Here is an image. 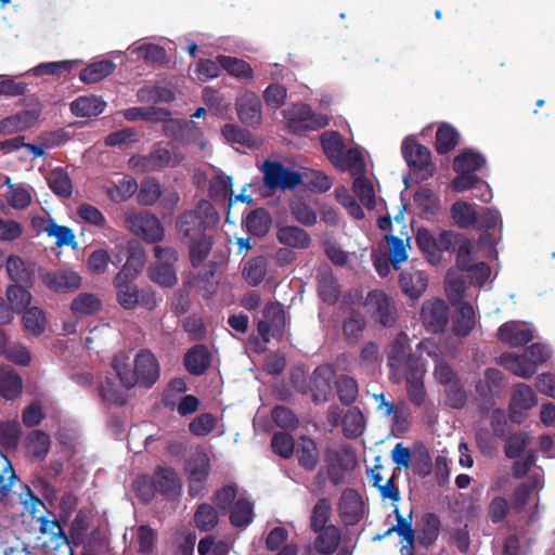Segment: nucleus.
Returning a JSON list of instances; mask_svg holds the SVG:
<instances>
[{
  "label": "nucleus",
  "instance_id": "nucleus-41",
  "mask_svg": "<svg viewBox=\"0 0 555 555\" xmlns=\"http://www.w3.org/2000/svg\"><path fill=\"white\" fill-rule=\"evenodd\" d=\"M395 514L397 524L390 527V531H396L406 541V545L401 547V552L405 553V555H414L415 531L412 528V513L409 514V519L404 518L398 508L395 509Z\"/></svg>",
  "mask_w": 555,
  "mask_h": 555
},
{
  "label": "nucleus",
  "instance_id": "nucleus-38",
  "mask_svg": "<svg viewBox=\"0 0 555 555\" xmlns=\"http://www.w3.org/2000/svg\"><path fill=\"white\" fill-rule=\"evenodd\" d=\"M5 270L12 281L18 285H31L34 271L28 268L25 261L16 255L7 258Z\"/></svg>",
  "mask_w": 555,
  "mask_h": 555
},
{
  "label": "nucleus",
  "instance_id": "nucleus-13",
  "mask_svg": "<svg viewBox=\"0 0 555 555\" xmlns=\"http://www.w3.org/2000/svg\"><path fill=\"white\" fill-rule=\"evenodd\" d=\"M366 305L372 310V319L383 327H392L397 321L396 309L390 305L388 296L379 289L369 292Z\"/></svg>",
  "mask_w": 555,
  "mask_h": 555
},
{
  "label": "nucleus",
  "instance_id": "nucleus-64",
  "mask_svg": "<svg viewBox=\"0 0 555 555\" xmlns=\"http://www.w3.org/2000/svg\"><path fill=\"white\" fill-rule=\"evenodd\" d=\"M271 448L279 456L289 459L295 452L296 442L291 434L279 431L271 439Z\"/></svg>",
  "mask_w": 555,
  "mask_h": 555
},
{
  "label": "nucleus",
  "instance_id": "nucleus-47",
  "mask_svg": "<svg viewBox=\"0 0 555 555\" xmlns=\"http://www.w3.org/2000/svg\"><path fill=\"white\" fill-rule=\"evenodd\" d=\"M217 61L219 65L231 76L238 79H251L254 76V70L251 66L245 62L244 60L228 56V55H218Z\"/></svg>",
  "mask_w": 555,
  "mask_h": 555
},
{
  "label": "nucleus",
  "instance_id": "nucleus-23",
  "mask_svg": "<svg viewBox=\"0 0 555 555\" xmlns=\"http://www.w3.org/2000/svg\"><path fill=\"white\" fill-rule=\"evenodd\" d=\"M294 454L298 465L307 472H313L320 462V451L315 441L308 436H300L296 442Z\"/></svg>",
  "mask_w": 555,
  "mask_h": 555
},
{
  "label": "nucleus",
  "instance_id": "nucleus-27",
  "mask_svg": "<svg viewBox=\"0 0 555 555\" xmlns=\"http://www.w3.org/2000/svg\"><path fill=\"white\" fill-rule=\"evenodd\" d=\"M189 246V259L194 269L204 264L207 260L214 245V237L211 234L201 236L186 237Z\"/></svg>",
  "mask_w": 555,
  "mask_h": 555
},
{
  "label": "nucleus",
  "instance_id": "nucleus-40",
  "mask_svg": "<svg viewBox=\"0 0 555 555\" xmlns=\"http://www.w3.org/2000/svg\"><path fill=\"white\" fill-rule=\"evenodd\" d=\"M115 68L116 65L109 60L93 62L81 70L79 78L85 83H95L112 75Z\"/></svg>",
  "mask_w": 555,
  "mask_h": 555
},
{
  "label": "nucleus",
  "instance_id": "nucleus-45",
  "mask_svg": "<svg viewBox=\"0 0 555 555\" xmlns=\"http://www.w3.org/2000/svg\"><path fill=\"white\" fill-rule=\"evenodd\" d=\"M486 165V157L476 151L465 150L454 157V171L473 172L480 170Z\"/></svg>",
  "mask_w": 555,
  "mask_h": 555
},
{
  "label": "nucleus",
  "instance_id": "nucleus-10",
  "mask_svg": "<svg viewBox=\"0 0 555 555\" xmlns=\"http://www.w3.org/2000/svg\"><path fill=\"white\" fill-rule=\"evenodd\" d=\"M503 390V373L496 369H487L483 379L476 384V392L481 401L480 411L489 412L495 404V398L500 397Z\"/></svg>",
  "mask_w": 555,
  "mask_h": 555
},
{
  "label": "nucleus",
  "instance_id": "nucleus-14",
  "mask_svg": "<svg viewBox=\"0 0 555 555\" xmlns=\"http://www.w3.org/2000/svg\"><path fill=\"white\" fill-rule=\"evenodd\" d=\"M402 155L410 168L426 170L429 176H433L431 152L427 146L415 139L405 138L402 142Z\"/></svg>",
  "mask_w": 555,
  "mask_h": 555
},
{
  "label": "nucleus",
  "instance_id": "nucleus-7",
  "mask_svg": "<svg viewBox=\"0 0 555 555\" xmlns=\"http://www.w3.org/2000/svg\"><path fill=\"white\" fill-rule=\"evenodd\" d=\"M263 182L269 190H292L302 182V175L285 168L275 160H264L261 167Z\"/></svg>",
  "mask_w": 555,
  "mask_h": 555
},
{
  "label": "nucleus",
  "instance_id": "nucleus-48",
  "mask_svg": "<svg viewBox=\"0 0 555 555\" xmlns=\"http://www.w3.org/2000/svg\"><path fill=\"white\" fill-rule=\"evenodd\" d=\"M23 325L28 335L38 337L46 331V313L39 307H30L24 311Z\"/></svg>",
  "mask_w": 555,
  "mask_h": 555
},
{
  "label": "nucleus",
  "instance_id": "nucleus-63",
  "mask_svg": "<svg viewBox=\"0 0 555 555\" xmlns=\"http://www.w3.org/2000/svg\"><path fill=\"white\" fill-rule=\"evenodd\" d=\"M331 515V503L326 498H321L318 500L315 505L312 508L311 517H310V528L313 532H318L323 528H326L328 525Z\"/></svg>",
  "mask_w": 555,
  "mask_h": 555
},
{
  "label": "nucleus",
  "instance_id": "nucleus-25",
  "mask_svg": "<svg viewBox=\"0 0 555 555\" xmlns=\"http://www.w3.org/2000/svg\"><path fill=\"white\" fill-rule=\"evenodd\" d=\"M183 363L190 374L199 376L210 366L211 354L205 345L197 344L186 351Z\"/></svg>",
  "mask_w": 555,
  "mask_h": 555
},
{
  "label": "nucleus",
  "instance_id": "nucleus-52",
  "mask_svg": "<svg viewBox=\"0 0 555 555\" xmlns=\"http://www.w3.org/2000/svg\"><path fill=\"white\" fill-rule=\"evenodd\" d=\"M254 518V505L247 499L241 498L235 501L231 513L230 522L233 527L242 528L248 526Z\"/></svg>",
  "mask_w": 555,
  "mask_h": 555
},
{
  "label": "nucleus",
  "instance_id": "nucleus-62",
  "mask_svg": "<svg viewBox=\"0 0 555 555\" xmlns=\"http://www.w3.org/2000/svg\"><path fill=\"white\" fill-rule=\"evenodd\" d=\"M353 192L361 204L369 210L375 208V191L372 182L364 176L358 177L353 181Z\"/></svg>",
  "mask_w": 555,
  "mask_h": 555
},
{
  "label": "nucleus",
  "instance_id": "nucleus-42",
  "mask_svg": "<svg viewBox=\"0 0 555 555\" xmlns=\"http://www.w3.org/2000/svg\"><path fill=\"white\" fill-rule=\"evenodd\" d=\"M441 529V521L437 514L426 513L422 518L418 541L424 547L431 546L438 539Z\"/></svg>",
  "mask_w": 555,
  "mask_h": 555
},
{
  "label": "nucleus",
  "instance_id": "nucleus-61",
  "mask_svg": "<svg viewBox=\"0 0 555 555\" xmlns=\"http://www.w3.org/2000/svg\"><path fill=\"white\" fill-rule=\"evenodd\" d=\"M194 521L201 531H210L218 525L219 515L210 504L202 503L196 508Z\"/></svg>",
  "mask_w": 555,
  "mask_h": 555
},
{
  "label": "nucleus",
  "instance_id": "nucleus-57",
  "mask_svg": "<svg viewBox=\"0 0 555 555\" xmlns=\"http://www.w3.org/2000/svg\"><path fill=\"white\" fill-rule=\"evenodd\" d=\"M451 217L461 229H467L477 223L478 217L473 207L466 202H455L451 206Z\"/></svg>",
  "mask_w": 555,
  "mask_h": 555
},
{
  "label": "nucleus",
  "instance_id": "nucleus-55",
  "mask_svg": "<svg viewBox=\"0 0 555 555\" xmlns=\"http://www.w3.org/2000/svg\"><path fill=\"white\" fill-rule=\"evenodd\" d=\"M99 396L103 402L121 406L127 402V396L124 390L111 377H105L99 386Z\"/></svg>",
  "mask_w": 555,
  "mask_h": 555
},
{
  "label": "nucleus",
  "instance_id": "nucleus-28",
  "mask_svg": "<svg viewBox=\"0 0 555 555\" xmlns=\"http://www.w3.org/2000/svg\"><path fill=\"white\" fill-rule=\"evenodd\" d=\"M23 380L18 373L9 365L0 366V397L14 400L21 396Z\"/></svg>",
  "mask_w": 555,
  "mask_h": 555
},
{
  "label": "nucleus",
  "instance_id": "nucleus-17",
  "mask_svg": "<svg viewBox=\"0 0 555 555\" xmlns=\"http://www.w3.org/2000/svg\"><path fill=\"white\" fill-rule=\"evenodd\" d=\"M335 370L330 364L315 367L310 378V391L314 402H326L332 393Z\"/></svg>",
  "mask_w": 555,
  "mask_h": 555
},
{
  "label": "nucleus",
  "instance_id": "nucleus-22",
  "mask_svg": "<svg viewBox=\"0 0 555 555\" xmlns=\"http://www.w3.org/2000/svg\"><path fill=\"white\" fill-rule=\"evenodd\" d=\"M40 108L23 111L0 120V134L8 135L31 128L40 116Z\"/></svg>",
  "mask_w": 555,
  "mask_h": 555
},
{
  "label": "nucleus",
  "instance_id": "nucleus-2",
  "mask_svg": "<svg viewBox=\"0 0 555 555\" xmlns=\"http://www.w3.org/2000/svg\"><path fill=\"white\" fill-rule=\"evenodd\" d=\"M113 369L127 389L134 386L151 388L158 380L160 374L156 357L147 349H142L137 353L133 370L126 362V358L120 356L114 357Z\"/></svg>",
  "mask_w": 555,
  "mask_h": 555
},
{
  "label": "nucleus",
  "instance_id": "nucleus-21",
  "mask_svg": "<svg viewBox=\"0 0 555 555\" xmlns=\"http://www.w3.org/2000/svg\"><path fill=\"white\" fill-rule=\"evenodd\" d=\"M459 175L452 180L451 188L455 192L466 190H482L481 193H474V196L483 203L492 198V192L489 184L473 172L456 171Z\"/></svg>",
  "mask_w": 555,
  "mask_h": 555
},
{
  "label": "nucleus",
  "instance_id": "nucleus-34",
  "mask_svg": "<svg viewBox=\"0 0 555 555\" xmlns=\"http://www.w3.org/2000/svg\"><path fill=\"white\" fill-rule=\"evenodd\" d=\"M122 274H116L114 286L117 288V301L127 310H133L139 305V289L131 284L130 279L121 278Z\"/></svg>",
  "mask_w": 555,
  "mask_h": 555
},
{
  "label": "nucleus",
  "instance_id": "nucleus-37",
  "mask_svg": "<svg viewBox=\"0 0 555 555\" xmlns=\"http://www.w3.org/2000/svg\"><path fill=\"white\" fill-rule=\"evenodd\" d=\"M272 219L264 208L251 210L244 220L247 232L254 236L262 237L270 231Z\"/></svg>",
  "mask_w": 555,
  "mask_h": 555
},
{
  "label": "nucleus",
  "instance_id": "nucleus-33",
  "mask_svg": "<svg viewBox=\"0 0 555 555\" xmlns=\"http://www.w3.org/2000/svg\"><path fill=\"white\" fill-rule=\"evenodd\" d=\"M218 269V262L209 261L206 269L194 276L196 288L203 297L209 298L217 293L219 286Z\"/></svg>",
  "mask_w": 555,
  "mask_h": 555
},
{
  "label": "nucleus",
  "instance_id": "nucleus-44",
  "mask_svg": "<svg viewBox=\"0 0 555 555\" xmlns=\"http://www.w3.org/2000/svg\"><path fill=\"white\" fill-rule=\"evenodd\" d=\"M460 133L450 124L443 122L436 132L435 149L438 154H447L459 144Z\"/></svg>",
  "mask_w": 555,
  "mask_h": 555
},
{
  "label": "nucleus",
  "instance_id": "nucleus-53",
  "mask_svg": "<svg viewBox=\"0 0 555 555\" xmlns=\"http://www.w3.org/2000/svg\"><path fill=\"white\" fill-rule=\"evenodd\" d=\"M232 177L216 176L209 182V197L215 202H224L229 197L230 205L233 203Z\"/></svg>",
  "mask_w": 555,
  "mask_h": 555
},
{
  "label": "nucleus",
  "instance_id": "nucleus-50",
  "mask_svg": "<svg viewBox=\"0 0 555 555\" xmlns=\"http://www.w3.org/2000/svg\"><path fill=\"white\" fill-rule=\"evenodd\" d=\"M318 295L323 302L334 305L340 296L337 280L331 273H323L318 278Z\"/></svg>",
  "mask_w": 555,
  "mask_h": 555
},
{
  "label": "nucleus",
  "instance_id": "nucleus-26",
  "mask_svg": "<svg viewBox=\"0 0 555 555\" xmlns=\"http://www.w3.org/2000/svg\"><path fill=\"white\" fill-rule=\"evenodd\" d=\"M400 288L411 299L420 298L428 286V278L421 270H404L399 279Z\"/></svg>",
  "mask_w": 555,
  "mask_h": 555
},
{
  "label": "nucleus",
  "instance_id": "nucleus-35",
  "mask_svg": "<svg viewBox=\"0 0 555 555\" xmlns=\"http://www.w3.org/2000/svg\"><path fill=\"white\" fill-rule=\"evenodd\" d=\"M106 107V102L98 95L79 96L70 103V112L77 117L98 116Z\"/></svg>",
  "mask_w": 555,
  "mask_h": 555
},
{
  "label": "nucleus",
  "instance_id": "nucleus-46",
  "mask_svg": "<svg viewBox=\"0 0 555 555\" xmlns=\"http://www.w3.org/2000/svg\"><path fill=\"white\" fill-rule=\"evenodd\" d=\"M51 191L62 198H68L73 194V184L68 173L63 168L51 170L47 177Z\"/></svg>",
  "mask_w": 555,
  "mask_h": 555
},
{
  "label": "nucleus",
  "instance_id": "nucleus-3",
  "mask_svg": "<svg viewBox=\"0 0 555 555\" xmlns=\"http://www.w3.org/2000/svg\"><path fill=\"white\" fill-rule=\"evenodd\" d=\"M220 217L214 205L207 199H201L194 209L185 210L176 218V229L183 237L209 234L216 228Z\"/></svg>",
  "mask_w": 555,
  "mask_h": 555
},
{
  "label": "nucleus",
  "instance_id": "nucleus-5",
  "mask_svg": "<svg viewBox=\"0 0 555 555\" xmlns=\"http://www.w3.org/2000/svg\"><path fill=\"white\" fill-rule=\"evenodd\" d=\"M456 235L452 231L442 230L434 233L421 228L415 235V243L426 259L431 264H438L442 260V254L451 250Z\"/></svg>",
  "mask_w": 555,
  "mask_h": 555
},
{
  "label": "nucleus",
  "instance_id": "nucleus-54",
  "mask_svg": "<svg viewBox=\"0 0 555 555\" xmlns=\"http://www.w3.org/2000/svg\"><path fill=\"white\" fill-rule=\"evenodd\" d=\"M5 295L9 305L17 314L29 308L28 306L30 305L33 298L30 292L26 287L18 284L8 286Z\"/></svg>",
  "mask_w": 555,
  "mask_h": 555
},
{
  "label": "nucleus",
  "instance_id": "nucleus-8",
  "mask_svg": "<svg viewBox=\"0 0 555 555\" xmlns=\"http://www.w3.org/2000/svg\"><path fill=\"white\" fill-rule=\"evenodd\" d=\"M128 229L146 243H158L165 236L160 220L150 212H139L127 217Z\"/></svg>",
  "mask_w": 555,
  "mask_h": 555
},
{
  "label": "nucleus",
  "instance_id": "nucleus-24",
  "mask_svg": "<svg viewBox=\"0 0 555 555\" xmlns=\"http://www.w3.org/2000/svg\"><path fill=\"white\" fill-rule=\"evenodd\" d=\"M533 332L530 328L521 327L516 321L503 323L498 330V338L512 347H521L533 339Z\"/></svg>",
  "mask_w": 555,
  "mask_h": 555
},
{
  "label": "nucleus",
  "instance_id": "nucleus-49",
  "mask_svg": "<svg viewBox=\"0 0 555 555\" xmlns=\"http://www.w3.org/2000/svg\"><path fill=\"white\" fill-rule=\"evenodd\" d=\"M268 271V261L263 256L249 259L243 268L242 274L250 286L259 285Z\"/></svg>",
  "mask_w": 555,
  "mask_h": 555
},
{
  "label": "nucleus",
  "instance_id": "nucleus-16",
  "mask_svg": "<svg viewBox=\"0 0 555 555\" xmlns=\"http://www.w3.org/2000/svg\"><path fill=\"white\" fill-rule=\"evenodd\" d=\"M417 351L425 352L436 362L434 376L439 384L452 385L453 380L456 379V374L451 365L441 358V351L435 341L430 339L421 340L417 345Z\"/></svg>",
  "mask_w": 555,
  "mask_h": 555
},
{
  "label": "nucleus",
  "instance_id": "nucleus-11",
  "mask_svg": "<svg viewBox=\"0 0 555 555\" xmlns=\"http://www.w3.org/2000/svg\"><path fill=\"white\" fill-rule=\"evenodd\" d=\"M421 320L428 332L442 333L450 318V309L443 299L426 300L422 305Z\"/></svg>",
  "mask_w": 555,
  "mask_h": 555
},
{
  "label": "nucleus",
  "instance_id": "nucleus-4",
  "mask_svg": "<svg viewBox=\"0 0 555 555\" xmlns=\"http://www.w3.org/2000/svg\"><path fill=\"white\" fill-rule=\"evenodd\" d=\"M287 128L295 134L317 131L330 124V118L322 113H315L308 104L299 103L283 111Z\"/></svg>",
  "mask_w": 555,
  "mask_h": 555
},
{
  "label": "nucleus",
  "instance_id": "nucleus-20",
  "mask_svg": "<svg viewBox=\"0 0 555 555\" xmlns=\"http://www.w3.org/2000/svg\"><path fill=\"white\" fill-rule=\"evenodd\" d=\"M153 479L156 492L167 500H173L181 493V482L178 474L171 467L158 466L154 470Z\"/></svg>",
  "mask_w": 555,
  "mask_h": 555
},
{
  "label": "nucleus",
  "instance_id": "nucleus-6",
  "mask_svg": "<svg viewBox=\"0 0 555 555\" xmlns=\"http://www.w3.org/2000/svg\"><path fill=\"white\" fill-rule=\"evenodd\" d=\"M326 475L333 486H339L345 479V473L351 472L358 464L356 452L350 446L340 449L328 448L325 451Z\"/></svg>",
  "mask_w": 555,
  "mask_h": 555
},
{
  "label": "nucleus",
  "instance_id": "nucleus-32",
  "mask_svg": "<svg viewBox=\"0 0 555 555\" xmlns=\"http://www.w3.org/2000/svg\"><path fill=\"white\" fill-rule=\"evenodd\" d=\"M278 241L284 245L297 249H306L311 244L308 232L296 225H284L276 232Z\"/></svg>",
  "mask_w": 555,
  "mask_h": 555
},
{
  "label": "nucleus",
  "instance_id": "nucleus-43",
  "mask_svg": "<svg viewBox=\"0 0 555 555\" xmlns=\"http://www.w3.org/2000/svg\"><path fill=\"white\" fill-rule=\"evenodd\" d=\"M102 308L101 299L94 294L81 293L76 296L72 304L70 309L77 317H89L96 314Z\"/></svg>",
  "mask_w": 555,
  "mask_h": 555
},
{
  "label": "nucleus",
  "instance_id": "nucleus-31",
  "mask_svg": "<svg viewBox=\"0 0 555 555\" xmlns=\"http://www.w3.org/2000/svg\"><path fill=\"white\" fill-rule=\"evenodd\" d=\"M500 364L512 374L522 378H530L537 372V367H534L533 363L529 361L525 353L519 356L505 352L500 357Z\"/></svg>",
  "mask_w": 555,
  "mask_h": 555
},
{
  "label": "nucleus",
  "instance_id": "nucleus-58",
  "mask_svg": "<svg viewBox=\"0 0 555 555\" xmlns=\"http://www.w3.org/2000/svg\"><path fill=\"white\" fill-rule=\"evenodd\" d=\"M150 279L163 287H172L177 284V273L170 263H156L149 269Z\"/></svg>",
  "mask_w": 555,
  "mask_h": 555
},
{
  "label": "nucleus",
  "instance_id": "nucleus-39",
  "mask_svg": "<svg viewBox=\"0 0 555 555\" xmlns=\"http://www.w3.org/2000/svg\"><path fill=\"white\" fill-rule=\"evenodd\" d=\"M321 145L324 154L334 166H341L343 151L345 150L341 135L336 131H327L321 135Z\"/></svg>",
  "mask_w": 555,
  "mask_h": 555
},
{
  "label": "nucleus",
  "instance_id": "nucleus-18",
  "mask_svg": "<svg viewBox=\"0 0 555 555\" xmlns=\"http://www.w3.org/2000/svg\"><path fill=\"white\" fill-rule=\"evenodd\" d=\"M42 283L55 293H68L78 289L81 285V278L75 271L56 270L49 271L41 275Z\"/></svg>",
  "mask_w": 555,
  "mask_h": 555
},
{
  "label": "nucleus",
  "instance_id": "nucleus-12",
  "mask_svg": "<svg viewBox=\"0 0 555 555\" xmlns=\"http://www.w3.org/2000/svg\"><path fill=\"white\" fill-rule=\"evenodd\" d=\"M171 159V152L158 144L147 155H133L130 157L129 166L141 173L153 172L168 167Z\"/></svg>",
  "mask_w": 555,
  "mask_h": 555
},
{
  "label": "nucleus",
  "instance_id": "nucleus-30",
  "mask_svg": "<svg viewBox=\"0 0 555 555\" xmlns=\"http://www.w3.org/2000/svg\"><path fill=\"white\" fill-rule=\"evenodd\" d=\"M476 325L475 310L467 302H461L452 321V332L457 337H467Z\"/></svg>",
  "mask_w": 555,
  "mask_h": 555
},
{
  "label": "nucleus",
  "instance_id": "nucleus-60",
  "mask_svg": "<svg viewBox=\"0 0 555 555\" xmlns=\"http://www.w3.org/2000/svg\"><path fill=\"white\" fill-rule=\"evenodd\" d=\"M263 318L270 322L274 334L282 336L285 330V311L278 301H269L263 308Z\"/></svg>",
  "mask_w": 555,
  "mask_h": 555
},
{
  "label": "nucleus",
  "instance_id": "nucleus-19",
  "mask_svg": "<svg viewBox=\"0 0 555 555\" xmlns=\"http://www.w3.org/2000/svg\"><path fill=\"white\" fill-rule=\"evenodd\" d=\"M338 511L346 525L358 524L363 516V501L359 492L351 488L344 490L338 503Z\"/></svg>",
  "mask_w": 555,
  "mask_h": 555
},
{
  "label": "nucleus",
  "instance_id": "nucleus-29",
  "mask_svg": "<svg viewBox=\"0 0 555 555\" xmlns=\"http://www.w3.org/2000/svg\"><path fill=\"white\" fill-rule=\"evenodd\" d=\"M126 250V263L117 274H122L121 278L133 280L145 264V251L137 242L129 243Z\"/></svg>",
  "mask_w": 555,
  "mask_h": 555
},
{
  "label": "nucleus",
  "instance_id": "nucleus-9",
  "mask_svg": "<svg viewBox=\"0 0 555 555\" xmlns=\"http://www.w3.org/2000/svg\"><path fill=\"white\" fill-rule=\"evenodd\" d=\"M538 403V398L532 388L519 383L515 385L508 404V417L515 424H522L529 416V411Z\"/></svg>",
  "mask_w": 555,
  "mask_h": 555
},
{
  "label": "nucleus",
  "instance_id": "nucleus-36",
  "mask_svg": "<svg viewBox=\"0 0 555 555\" xmlns=\"http://www.w3.org/2000/svg\"><path fill=\"white\" fill-rule=\"evenodd\" d=\"M314 548L321 555H332L340 543V531L335 525L318 530Z\"/></svg>",
  "mask_w": 555,
  "mask_h": 555
},
{
  "label": "nucleus",
  "instance_id": "nucleus-1",
  "mask_svg": "<svg viewBox=\"0 0 555 555\" xmlns=\"http://www.w3.org/2000/svg\"><path fill=\"white\" fill-rule=\"evenodd\" d=\"M386 356L390 380L393 384L405 380L411 403L421 406L426 398V363L421 356L412 352L409 336L404 332L398 333L388 345Z\"/></svg>",
  "mask_w": 555,
  "mask_h": 555
},
{
  "label": "nucleus",
  "instance_id": "nucleus-15",
  "mask_svg": "<svg viewBox=\"0 0 555 555\" xmlns=\"http://www.w3.org/2000/svg\"><path fill=\"white\" fill-rule=\"evenodd\" d=\"M238 119L246 126L257 127L262 118L260 98L253 91H245L235 101Z\"/></svg>",
  "mask_w": 555,
  "mask_h": 555
},
{
  "label": "nucleus",
  "instance_id": "nucleus-59",
  "mask_svg": "<svg viewBox=\"0 0 555 555\" xmlns=\"http://www.w3.org/2000/svg\"><path fill=\"white\" fill-rule=\"evenodd\" d=\"M335 385L338 399L341 404L350 405L357 400L359 393V386L353 377L348 375H341L336 380Z\"/></svg>",
  "mask_w": 555,
  "mask_h": 555
},
{
  "label": "nucleus",
  "instance_id": "nucleus-51",
  "mask_svg": "<svg viewBox=\"0 0 555 555\" xmlns=\"http://www.w3.org/2000/svg\"><path fill=\"white\" fill-rule=\"evenodd\" d=\"M26 449L36 460H43L50 450V437L42 430H34L27 436Z\"/></svg>",
  "mask_w": 555,
  "mask_h": 555
},
{
  "label": "nucleus",
  "instance_id": "nucleus-56",
  "mask_svg": "<svg viewBox=\"0 0 555 555\" xmlns=\"http://www.w3.org/2000/svg\"><path fill=\"white\" fill-rule=\"evenodd\" d=\"M133 52L147 64L165 65L169 62L166 49L159 44L144 43Z\"/></svg>",
  "mask_w": 555,
  "mask_h": 555
}]
</instances>
